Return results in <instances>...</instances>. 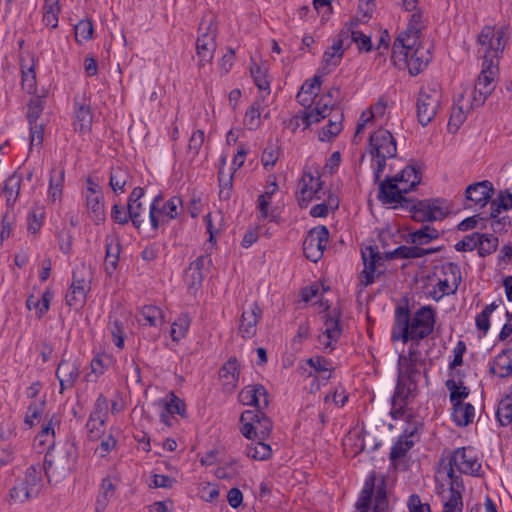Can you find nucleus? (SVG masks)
<instances>
[{"mask_svg": "<svg viewBox=\"0 0 512 512\" xmlns=\"http://www.w3.org/2000/svg\"><path fill=\"white\" fill-rule=\"evenodd\" d=\"M454 467L462 474L477 476L481 463L476 456L472 455V451H467L465 447L454 450L448 458L440 459L438 473L444 472L450 481L455 482L456 487H459L461 478L455 474Z\"/></svg>", "mask_w": 512, "mask_h": 512, "instance_id": "f257e3e1", "label": "nucleus"}, {"mask_svg": "<svg viewBox=\"0 0 512 512\" xmlns=\"http://www.w3.org/2000/svg\"><path fill=\"white\" fill-rule=\"evenodd\" d=\"M77 457V447L74 443L65 445L63 449H55L52 446L46 453L42 465L48 480L50 481L51 477L64 476L70 470V465L76 462Z\"/></svg>", "mask_w": 512, "mask_h": 512, "instance_id": "f03ea898", "label": "nucleus"}, {"mask_svg": "<svg viewBox=\"0 0 512 512\" xmlns=\"http://www.w3.org/2000/svg\"><path fill=\"white\" fill-rule=\"evenodd\" d=\"M497 72L498 62L486 57L483 60L482 70L474 87L472 105L482 106L485 103L488 96L494 91L495 85L493 82Z\"/></svg>", "mask_w": 512, "mask_h": 512, "instance_id": "7ed1b4c3", "label": "nucleus"}, {"mask_svg": "<svg viewBox=\"0 0 512 512\" xmlns=\"http://www.w3.org/2000/svg\"><path fill=\"white\" fill-rule=\"evenodd\" d=\"M417 389V382L397 378L390 410V416L394 420L401 419L407 413V405L416 397Z\"/></svg>", "mask_w": 512, "mask_h": 512, "instance_id": "20e7f679", "label": "nucleus"}, {"mask_svg": "<svg viewBox=\"0 0 512 512\" xmlns=\"http://www.w3.org/2000/svg\"><path fill=\"white\" fill-rule=\"evenodd\" d=\"M441 93L431 87L421 88L417 98V119L422 126L428 125L440 107Z\"/></svg>", "mask_w": 512, "mask_h": 512, "instance_id": "39448f33", "label": "nucleus"}, {"mask_svg": "<svg viewBox=\"0 0 512 512\" xmlns=\"http://www.w3.org/2000/svg\"><path fill=\"white\" fill-rule=\"evenodd\" d=\"M378 200L385 205H394L392 208L397 207H409L410 203L413 202L412 198L406 197L408 192L406 185L400 187L399 185L392 183L390 176H386L384 180L378 182Z\"/></svg>", "mask_w": 512, "mask_h": 512, "instance_id": "423d86ee", "label": "nucleus"}, {"mask_svg": "<svg viewBox=\"0 0 512 512\" xmlns=\"http://www.w3.org/2000/svg\"><path fill=\"white\" fill-rule=\"evenodd\" d=\"M328 241L329 230L326 226L320 225L309 230L303 241V253L305 257L312 262L320 260Z\"/></svg>", "mask_w": 512, "mask_h": 512, "instance_id": "0eeeda50", "label": "nucleus"}, {"mask_svg": "<svg viewBox=\"0 0 512 512\" xmlns=\"http://www.w3.org/2000/svg\"><path fill=\"white\" fill-rule=\"evenodd\" d=\"M205 21H202L199 27V36L196 41L197 55L200 57V64L204 65V62H210L213 59V54L216 50L215 38L217 35V27L210 20L207 26L204 27Z\"/></svg>", "mask_w": 512, "mask_h": 512, "instance_id": "6e6552de", "label": "nucleus"}, {"mask_svg": "<svg viewBox=\"0 0 512 512\" xmlns=\"http://www.w3.org/2000/svg\"><path fill=\"white\" fill-rule=\"evenodd\" d=\"M435 325V311L431 306L421 307L411 320L409 340H422L429 336Z\"/></svg>", "mask_w": 512, "mask_h": 512, "instance_id": "1a4fd4ad", "label": "nucleus"}, {"mask_svg": "<svg viewBox=\"0 0 512 512\" xmlns=\"http://www.w3.org/2000/svg\"><path fill=\"white\" fill-rule=\"evenodd\" d=\"M369 153L372 157H396L397 145L392 133L386 129H378L369 137Z\"/></svg>", "mask_w": 512, "mask_h": 512, "instance_id": "9d476101", "label": "nucleus"}, {"mask_svg": "<svg viewBox=\"0 0 512 512\" xmlns=\"http://www.w3.org/2000/svg\"><path fill=\"white\" fill-rule=\"evenodd\" d=\"M144 194L145 191L142 187H135L130 193L127 202L128 218H131L133 226L139 231L147 229L149 226L147 208L141 201Z\"/></svg>", "mask_w": 512, "mask_h": 512, "instance_id": "9b49d317", "label": "nucleus"}, {"mask_svg": "<svg viewBox=\"0 0 512 512\" xmlns=\"http://www.w3.org/2000/svg\"><path fill=\"white\" fill-rule=\"evenodd\" d=\"M362 259L364 269L360 281L364 286H368L374 282L376 265L381 264V261L385 259V255L382 256L380 254L377 246H367L365 250H362Z\"/></svg>", "mask_w": 512, "mask_h": 512, "instance_id": "f8f14e48", "label": "nucleus"}, {"mask_svg": "<svg viewBox=\"0 0 512 512\" xmlns=\"http://www.w3.org/2000/svg\"><path fill=\"white\" fill-rule=\"evenodd\" d=\"M239 399L244 405L265 409L269 405L268 392L262 384L246 386L239 393Z\"/></svg>", "mask_w": 512, "mask_h": 512, "instance_id": "ddd939ff", "label": "nucleus"}, {"mask_svg": "<svg viewBox=\"0 0 512 512\" xmlns=\"http://www.w3.org/2000/svg\"><path fill=\"white\" fill-rule=\"evenodd\" d=\"M79 375L78 365L63 357L56 369V377L60 383V393L62 394L65 390L71 389Z\"/></svg>", "mask_w": 512, "mask_h": 512, "instance_id": "4468645a", "label": "nucleus"}, {"mask_svg": "<svg viewBox=\"0 0 512 512\" xmlns=\"http://www.w3.org/2000/svg\"><path fill=\"white\" fill-rule=\"evenodd\" d=\"M411 316L408 306H397L395 310V327L392 332V340L401 339L403 343H407L410 335Z\"/></svg>", "mask_w": 512, "mask_h": 512, "instance_id": "2eb2a0df", "label": "nucleus"}, {"mask_svg": "<svg viewBox=\"0 0 512 512\" xmlns=\"http://www.w3.org/2000/svg\"><path fill=\"white\" fill-rule=\"evenodd\" d=\"M494 193L493 185L490 181L470 184L465 191L466 200L474 202L480 207L486 206Z\"/></svg>", "mask_w": 512, "mask_h": 512, "instance_id": "dca6fc26", "label": "nucleus"}, {"mask_svg": "<svg viewBox=\"0 0 512 512\" xmlns=\"http://www.w3.org/2000/svg\"><path fill=\"white\" fill-rule=\"evenodd\" d=\"M432 59V54L429 48H424L418 44L410 52L407 60L408 71L410 75L416 76L421 73L429 64Z\"/></svg>", "mask_w": 512, "mask_h": 512, "instance_id": "f3484780", "label": "nucleus"}, {"mask_svg": "<svg viewBox=\"0 0 512 512\" xmlns=\"http://www.w3.org/2000/svg\"><path fill=\"white\" fill-rule=\"evenodd\" d=\"M261 315L262 310L256 302L252 303L249 306V309L242 313L239 332L244 338H250L255 335L256 325L259 322Z\"/></svg>", "mask_w": 512, "mask_h": 512, "instance_id": "a211bd4d", "label": "nucleus"}, {"mask_svg": "<svg viewBox=\"0 0 512 512\" xmlns=\"http://www.w3.org/2000/svg\"><path fill=\"white\" fill-rule=\"evenodd\" d=\"M313 182L314 176L312 173L304 172L298 184L299 190L296 192V199L301 208H307L310 202L316 199L314 186L312 185Z\"/></svg>", "mask_w": 512, "mask_h": 512, "instance_id": "6ab92c4d", "label": "nucleus"}, {"mask_svg": "<svg viewBox=\"0 0 512 512\" xmlns=\"http://www.w3.org/2000/svg\"><path fill=\"white\" fill-rule=\"evenodd\" d=\"M106 254H105V271L111 275L118 266L119 254L121 251L120 241L112 235L105 238Z\"/></svg>", "mask_w": 512, "mask_h": 512, "instance_id": "aec40b11", "label": "nucleus"}, {"mask_svg": "<svg viewBox=\"0 0 512 512\" xmlns=\"http://www.w3.org/2000/svg\"><path fill=\"white\" fill-rule=\"evenodd\" d=\"M334 315L326 313L324 318V325L326 327L324 335L328 339L326 342L320 339V342L327 348L332 347L331 342L337 341L342 334V327L340 324V312L333 310Z\"/></svg>", "mask_w": 512, "mask_h": 512, "instance_id": "412c9836", "label": "nucleus"}, {"mask_svg": "<svg viewBox=\"0 0 512 512\" xmlns=\"http://www.w3.org/2000/svg\"><path fill=\"white\" fill-rule=\"evenodd\" d=\"M86 205L91 213L93 221L99 225L106 219L103 195L100 191L90 188V193L86 197Z\"/></svg>", "mask_w": 512, "mask_h": 512, "instance_id": "4be33fe9", "label": "nucleus"}, {"mask_svg": "<svg viewBox=\"0 0 512 512\" xmlns=\"http://www.w3.org/2000/svg\"><path fill=\"white\" fill-rule=\"evenodd\" d=\"M416 45L417 42L415 39L412 40L400 33L393 43L391 60L394 63H396L397 60L407 62L410 52Z\"/></svg>", "mask_w": 512, "mask_h": 512, "instance_id": "5701e85b", "label": "nucleus"}, {"mask_svg": "<svg viewBox=\"0 0 512 512\" xmlns=\"http://www.w3.org/2000/svg\"><path fill=\"white\" fill-rule=\"evenodd\" d=\"M491 372L501 378L512 374V350H504L495 357Z\"/></svg>", "mask_w": 512, "mask_h": 512, "instance_id": "b1692460", "label": "nucleus"}, {"mask_svg": "<svg viewBox=\"0 0 512 512\" xmlns=\"http://www.w3.org/2000/svg\"><path fill=\"white\" fill-rule=\"evenodd\" d=\"M475 409L470 403H457L453 407L452 418L457 426L465 427L473 422Z\"/></svg>", "mask_w": 512, "mask_h": 512, "instance_id": "393cba45", "label": "nucleus"}, {"mask_svg": "<svg viewBox=\"0 0 512 512\" xmlns=\"http://www.w3.org/2000/svg\"><path fill=\"white\" fill-rule=\"evenodd\" d=\"M421 367L422 366L414 362H409L408 360H406V358H404V355H399L397 378L405 381L417 382V377L420 375Z\"/></svg>", "mask_w": 512, "mask_h": 512, "instance_id": "a878e982", "label": "nucleus"}, {"mask_svg": "<svg viewBox=\"0 0 512 512\" xmlns=\"http://www.w3.org/2000/svg\"><path fill=\"white\" fill-rule=\"evenodd\" d=\"M22 182V174L15 171L5 181L4 192L6 194V202L8 207H13L20 194Z\"/></svg>", "mask_w": 512, "mask_h": 512, "instance_id": "bb28decb", "label": "nucleus"}, {"mask_svg": "<svg viewBox=\"0 0 512 512\" xmlns=\"http://www.w3.org/2000/svg\"><path fill=\"white\" fill-rule=\"evenodd\" d=\"M74 129L79 132L90 130L92 124V114L90 107L85 104H75Z\"/></svg>", "mask_w": 512, "mask_h": 512, "instance_id": "cd10ccee", "label": "nucleus"}, {"mask_svg": "<svg viewBox=\"0 0 512 512\" xmlns=\"http://www.w3.org/2000/svg\"><path fill=\"white\" fill-rule=\"evenodd\" d=\"M412 213L413 220L417 222H432L431 210L429 209V200H415L410 203L409 207H403Z\"/></svg>", "mask_w": 512, "mask_h": 512, "instance_id": "c85d7f7f", "label": "nucleus"}, {"mask_svg": "<svg viewBox=\"0 0 512 512\" xmlns=\"http://www.w3.org/2000/svg\"><path fill=\"white\" fill-rule=\"evenodd\" d=\"M44 468L40 463L30 465L22 482L34 493L35 496L39 493V487L42 480V470Z\"/></svg>", "mask_w": 512, "mask_h": 512, "instance_id": "c756f323", "label": "nucleus"}, {"mask_svg": "<svg viewBox=\"0 0 512 512\" xmlns=\"http://www.w3.org/2000/svg\"><path fill=\"white\" fill-rule=\"evenodd\" d=\"M65 177L64 168H52L49 179V198L56 201L62 195L63 182Z\"/></svg>", "mask_w": 512, "mask_h": 512, "instance_id": "7c9ffc66", "label": "nucleus"}, {"mask_svg": "<svg viewBox=\"0 0 512 512\" xmlns=\"http://www.w3.org/2000/svg\"><path fill=\"white\" fill-rule=\"evenodd\" d=\"M437 238H439L438 230L430 225H424L420 229L410 233L407 241L411 244L425 245Z\"/></svg>", "mask_w": 512, "mask_h": 512, "instance_id": "2f4dec72", "label": "nucleus"}, {"mask_svg": "<svg viewBox=\"0 0 512 512\" xmlns=\"http://www.w3.org/2000/svg\"><path fill=\"white\" fill-rule=\"evenodd\" d=\"M422 257L421 247L414 244L413 246L401 245L393 251L385 252V260L393 259H415Z\"/></svg>", "mask_w": 512, "mask_h": 512, "instance_id": "473e14b6", "label": "nucleus"}, {"mask_svg": "<svg viewBox=\"0 0 512 512\" xmlns=\"http://www.w3.org/2000/svg\"><path fill=\"white\" fill-rule=\"evenodd\" d=\"M344 43L335 38L332 46L328 48L323 54V62L327 66L336 67L340 64L344 51L348 49Z\"/></svg>", "mask_w": 512, "mask_h": 512, "instance_id": "72a5a7b5", "label": "nucleus"}, {"mask_svg": "<svg viewBox=\"0 0 512 512\" xmlns=\"http://www.w3.org/2000/svg\"><path fill=\"white\" fill-rule=\"evenodd\" d=\"M344 43L335 38L332 46L328 48L323 54V62L327 66L336 67L340 64L344 51L348 49Z\"/></svg>", "mask_w": 512, "mask_h": 512, "instance_id": "f704fd0d", "label": "nucleus"}, {"mask_svg": "<svg viewBox=\"0 0 512 512\" xmlns=\"http://www.w3.org/2000/svg\"><path fill=\"white\" fill-rule=\"evenodd\" d=\"M344 43L335 38L332 46L328 48L323 54V62L327 66L336 67L340 64L344 51L348 49Z\"/></svg>", "mask_w": 512, "mask_h": 512, "instance_id": "c9c22d12", "label": "nucleus"}, {"mask_svg": "<svg viewBox=\"0 0 512 512\" xmlns=\"http://www.w3.org/2000/svg\"><path fill=\"white\" fill-rule=\"evenodd\" d=\"M374 482H375V476L371 475L365 482L364 488L361 491L360 497L356 503V509L358 512H368L371 503H372V497L374 493Z\"/></svg>", "mask_w": 512, "mask_h": 512, "instance_id": "e433bc0d", "label": "nucleus"}, {"mask_svg": "<svg viewBox=\"0 0 512 512\" xmlns=\"http://www.w3.org/2000/svg\"><path fill=\"white\" fill-rule=\"evenodd\" d=\"M87 290L83 286L69 287L65 301L66 304L75 310H80L86 303Z\"/></svg>", "mask_w": 512, "mask_h": 512, "instance_id": "4c0bfd02", "label": "nucleus"}, {"mask_svg": "<svg viewBox=\"0 0 512 512\" xmlns=\"http://www.w3.org/2000/svg\"><path fill=\"white\" fill-rule=\"evenodd\" d=\"M499 240L492 234L479 233L477 239L478 254L480 257L494 253L498 247Z\"/></svg>", "mask_w": 512, "mask_h": 512, "instance_id": "58836bf2", "label": "nucleus"}, {"mask_svg": "<svg viewBox=\"0 0 512 512\" xmlns=\"http://www.w3.org/2000/svg\"><path fill=\"white\" fill-rule=\"evenodd\" d=\"M59 12L58 0H45L43 5V23L51 28H56L58 26Z\"/></svg>", "mask_w": 512, "mask_h": 512, "instance_id": "ea45409f", "label": "nucleus"}, {"mask_svg": "<svg viewBox=\"0 0 512 512\" xmlns=\"http://www.w3.org/2000/svg\"><path fill=\"white\" fill-rule=\"evenodd\" d=\"M182 206V199L177 196L170 198L160 209L161 214H157L160 217V224L167 223L169 220L175 219L178 216V209Z\"/></svg>", "mask_w": 512, "mask_h": 512, "instance_id": "a19ab883", "label": "nucleus"}, {"mask_svg": "<svg viewBox=\"0 0 512 512\" xmlns=\"http://www.w3.org/2000/svg\"><path fill=\"white\" fill-rule=\"evenodd\" d=\"M264 440H259L255 443L247 445L246 455L254 460H267L272 455L270 445L265 444Z\"/></svg>", "mask_w": 512, "mask_h": 512, "instance_id": "79ce46f5", "label": "nucleus"}, {"mask_svg": "<svg viewBox=\"0 0 512 512\" xmlns=\"http://www.w3.org/2000/svg\"><path fill=\"white\" fill-rule=\"evenodd\" d=\"M218 181L220 200H229L233 189V172L225 173L221 167L218 171Z\"/></svg>", "mask_w": 512, "mask_h": 512, "instance_id": "37998d69", "label": "nucleus"}, {"mask_svg": "<svg viewBox=\"0 0 512 512\" xmlns=\"http://www.w3.org/2000/svg\"><path fill=\"white\" fill-rule=\"evenodd\" d=\"M45 400L33 401L27 408V412L24 418V423L28 428H32L35 425V421H38L45 409Z\"/></svg>", "mask_w": 512, "mask_h": 512, "instance_id": "c03bdc74", "label": "nucleus"}, {"mask_svg": "<svg viewBox=\"0 0 512 512\" xmlns=\"http://www.w3.org/2000/svg\"><path fill=\"white\" fill-rule=\"evenodd\" d=\"M250 73L254 80L255 85L259 90L267 91L270 93V81L267 78V69L263 68L256 63H253L250 67Z\"/></svg>", "mask_w": 512, "mask_h": 512, "instance_id": "a18cd8bd", "label": "nucleus"}, {"mask_svg": "<svg viewBox=\"0 0 512 512\" xmlns=\"http://www.w3.org/2000/svg\"><path fill=\"white\" fill-rule=\"evenodd\" d=\"M496 417L502 426L512 424V397L506 396L499 402Z\"/></svg>", "mask_w": 512, "mask_h": 512, "instance_id": "49530a36", "label": "nucleus"}, {"mask_svg": "<svg viewBox=\"0 0 512 512\" xmlns=\"http://www.w3.org/2000/svg\"><path fill=\"white\" fill-rule=\"evenodd\" d=\"M414 441L400 436L391 448L389 458L395 462L403 458L407 452L413 447Z\"/></svg>", "mask_w": 512, "mask_h": 512, "instance_id": "de8ad7c7", "label": "nucleus"}, {"mask_svg": "<svg viewBox=\"0 0 512 512\" xmlns=\"http://www.w3.org/2000/svg\"><path fill=\"white\" fill-rule=\"evenodd\" d=\"M456 483L450 481V498L445 502L443 512H462L463 501L461 492L455 488Z\"/></svg>", "mask_w": 512, "mask_h": 512, "instance_id": "09e8293b", "label": "nucleus"}, {"mask_svg": "<svg viewBox=\"0 0 512 512\" xmlns=\"http://www.w3.org/2000/svg\"><path fill=\"white\" fill-rule=\"evenodd\" d=\"M423 28L422 14L420 12H415L411 15L407 29L401 34L412 40L415 39L417 42Z\"/></svg>", "mask_w": 512, "mask_h": 512, "instance_id": "8fccbe9b", "label": "nucleus"}, {"mask_svg": "<svg viewBox=\"0 0 512 512\" xmlns=\"http://www.w3.org/2000/svg\"><path fill=\"white\" fill-rule=\"evenodd\" d=\"M90 415L91 420H99V425L104 426L105 420L108 416V400L104 395L100 394L97 397Z\"/></svg>", "mask_w": 512, "mask_h": 512, "instance_id": "3c124183", "label": "nucleus"}, {"mask_svg": "<svg viewBox=\"0 0 512 512\" xmlns=\"http://www.w3.org/2000/svg\"><path fill=\"white\" fill-rule=\"evenodd\" d=\"M467 117V112L463 110L462 106H459V104H455L452 107L450 118L448 121V131L450 133H456L460 126L464 123Z\"/></svg>", "mask_w": 512, "mask_h": 512, "instance_id": "603ef678", "label": "nucleus"}, {"mask_svg": "<svg viewBox=\"0 0 512 512\" xmlns=\"http://www.w3.org/2000/svg\"><path fill=\"white\" fill-rule=\"evenodd\" d=\"M494 37L495 30L491 26H485L478 36V44L481 46V49L483 50V60H485L486 57L491 58L490 47H492Z\"/></svg>", "mask_w": 512, "mask_h": 512, "instance_id": "864d4df0", "label": "nucleus"}, {"mask_svg": "<svg viewBox=\"0 0 512 512\" xmlns=\"http://www.w3.org/2000/svg\"><path fill=\"white\" fill-rule=\"evenodd\" d=\"M75 40L81 44L82 41L90 40L93 36L94 28L89 19H82L74 26Z\"/></svg>", "mask_w": 512, "mask_h": 512, "instance_id": "5fc2aeb1", "label": "nucleus"}, {"mask_svg": "<svg viewBox=\"0 0 512 512\" xmlns=\"http://www.w3.org/2000/svg\"><path fill=\"white\" fill-rule=\"evenodd\" d=\"M239 364L236 357H230L220 369V377L231 379L229 382H236L239 377Z\"/></svg>", "mask_w": 512, "mask_h": 512, "instance_id": "6e6d98bb", "label": "nucleus"}, {"mask_svg": "<svg viewBox=\"0 0 512 512\" xmlns=\"http://www.w3.org/2000/svg\"><path fill=\"white\" fill-rule=\"evenodd\" d=\"M342 118L343 115L340 116L339 120H330L328 125L324 126L319 132V140L325 142L330 141L332 138L336 137L342 130Z\"/></svg>", "mask_w": 512, "mask_h": 512, "instance_id": "4d7b16f0", "label": "nucleus"}, {"mask_svg": "<svg viewBox=\"0 0 512 512\" xmlns=\"http://www.w3.org/2000/svg\"><path fill=\"white\" fill-rule=\"evenodd\" d=\"M260 103L254 102L246 111L244 116V124L250 130H256L260 126Z\"/></svg>", "mask_w": 512, "mask_h": 512, "instance_id": "13d9d810", "label": "nucleus"}, {"mask_svg": "<svg viewBox=\"0 0 512 512\" xmlns=\"http://www.w3.org/2000/svg\"><path fill=\"white\" fill-rule=\"evenodd\" d=\"M44 210L40 207L32 208L27 216L28 231L32 234H36L43 223Z\"/></svg>", "mask_w": 512, "mask_h": 512, "instance_id": "bf43d9fd", "label": "nucleus"}, {"mask_svg": "<svg viewBox=\"0 0 512 512\" xmlns=\"http://www.w3.org/2000/svg\"><path fill=\"white\" fill-rule=\"evenodd\" d=\"M497 308L495 302L487 305L483 311L475 318L476 327L478 330L486 334L490 329V315Z\"/></svg>", "mask_w": 512, "mask_h": 512, "instance_id": "052dcab7", "label": "nucleus"}, {"mask_svg": "<svg viewBox=\"0 0 512 512\" xmlns=\"http://www.w3.org/2000/svg\"><path fill=\"white\" fill-rule=\"evenodd\" d=\"M32 497L34 493L22 481L10 490V500L14 503H24Z\"/></svg>", "mask_w": 512, "mask_h": 512, "instance_id": "680f3d73", "label": "nucleus"}, {"mask_svg": "<svg viewBox=\"0 0 512 512\" xmlns=\"http://www.w3.org/2000/svg\"><path fill=\"white\" fill-rule=\"evenodd\" d=\"M190 325V321L187 315H181L175 320L172 324L171 328V337L173 341H179L184 338L188 328Z\"/></svg>", "mask_w": 512, "mask_h": 512, "instance_id": "e2e57ef3", "label": "nucleus"}, {"mask_svg": "<svg viewBox=\"0 0 512 512\" xmlns=\"http://www.w3.org/2000/svg\"><path fill=\"white\" fill-rule=\"evenodd\" d=\"M402 171L407 172L405 176V184H408L406 189L410 192L420 184L422 172L420 168H417L415 165H407Z\"/></svg>", "mask_w": 512, "mask_h": 512, "instance_id": "0e129e2a", "label": "nucleus"}, {"mask_svg": "<svg viewBox=\"0 0 512 512\" xmlns=\"http://www.w3.org/2000/svg\"><path fill=\"white\" fill-rule=\"evenodd\" d=\"M141 315L143 317V320L145 321V324H148L150 326H156L158 321L161 322L163 318L162 310L157 306L153 305L144 306L141 310Z\"/></svg>", "mask_w": 512, "mask_h": 512, "instance_id": "69168bd1", "label": "nucleus"}, {"mask_svg": "<svg viewBox=\"0 0 512 512\" xmlns=\"http://www.w3.org/2000/svg\"><path fill=\"white\" fill-rule=\"evenodd\" d=\"M127 174L121 168H113L110 173L109 185L112 190L117 193L123 192L126 184Z\"/></svg>", "mask_w": 512, "mask_h": 512, "instance_id": "338daca9", "label": "nucleus"}, {"mask_svg": "<svg viewBox=\"0 0 512 512\" xmlns=\"http://www.w3.org/2000/svg\"><path fill=\"white\" fill-rule=\"evenodd\" d=\"M111 364V357L106 353L97 354L91 361V370L96 376L104 374Z\"/></svg>", "mask_w": 512, "mask_h": 512, "instance_id": "774afa93", "label": "nucleus"}]
</instances>
